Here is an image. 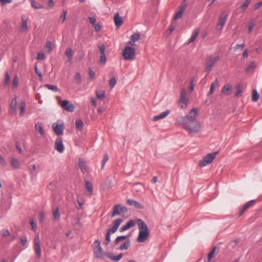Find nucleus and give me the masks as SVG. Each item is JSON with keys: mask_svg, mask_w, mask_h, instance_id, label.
I'll return each mask as SVG.
<instances>
[{"mask_svg": "<svg viewBox=\"0 0 262 262\" xmlns=\"http://www.w3.org/2000/svg\"><path fill=\"white\" fill-rule=\"evenodd\" d=\"M216 250V247H214L212 250L209 253L208 255V260L209 262H210L212 259L214 257L215 252Z\"/></svg>", "mask_w": 262, "mask_h": 262, "instance_id": "obj_35", "label": "nucleus"}, {"mask_svg": "<svg viewBox=\"0 0 262 262\" xmlns=\"http://www.w3.org/2000/svg\"><path fill=\"white\" fill-rule=\"evenodd\" d=\"M52 127L57 135L61 136L63 134L64 125L63 123L58 124L55 122L53 124Z\"/></svg>", "mask_w": 262, "mask_h": 262, "instance_id": "obj_13", "label": "nucleus"}, {"mask_svg": "<svg viewBox=\"0 0 262 262\" xmlns=\"http://www.w3.org/2000/svg\"><path fill=\"white\" fill-rule=\"evenodd\" d=\"M170 112V111L167 110L166 111L161 113L160 114L158 115L155 116L153 117L152 120L155 121L160 119H163L165 117H166L168 115H169Z\"/></svg>", "mask_w": 262, "mask_h": 262, "instance_id": "obj_22", "label": "nucleus"}, {"mask_svg": "<svg viewBox=\"0 0 262 262\" xmlns=\"http://www.w3.org/2000/svg\"><path fill=\"white\" fill-rule=\"evenodd\" d=\"M35 71L36 74L39 77V80H41L42 78V74H41V72L38 69L37 66H36V67H35Z\"/></svg>", "mask_w": 262, "mask_h": 262, "instance_id": "obj_54", "label": "nucleus"}, {"mask_svg": "<svg viewBox=\"0 0 262 262\" xmlns=\"http://www.w3.org/2000/svg\"><path fill=\"white\" fill-rule=\"evenodd\" d=\"M250 3V0H246L244 2L241 7L243 12H244L247 9Z\"/></svg>", "mask_w": 262, "mask_h": 262, "instance_id": "obj_43", "label": "nucleus"}, {"mask_svg": "<svg viewBox=\"0 0 262 262\" xmlns=\"http://www.w3.org/2000/svg\"><path fill=\"white\" fill-rule=\"evenodd\" d=\"M175 29V26L171 25L169 26V29L166 31L167 34H170Z\"/></svg>", "mask_w": 262, "mask_h": 262, "instance_id": "obj_61", "label": "nucleus"}, {"mask_svg": "<svg viewBox=\"0 0 262 262\" xmlns=\"http://www.w3.org/2000/svg\"><path fill=\"white\" fill-rule=\"evenodd\" d=\"M30 225L31 226V227L32 228L33 230H35V229L37 227V225L35 223L34 221L33 220L31 219L30 220Z\"/></svg>", "mask_w": 262, "mask_h": 262, "instance_id": "obj_62", "label": "nucleus"}, {"mask_svg": "<svg viewBox=\"0 0 262 262\" xmlns=\"http://www.w3.org/2000/svg\"><path fill=\"white\" fill-rule=\"evenodd\" d=\"M34 245H40V240H39V237L38 235H37L34 237Z\"/></svg>", "mask_w": 262, "mask_h": 262, "instance_id": "obj_59", "label": "nucleus"}, {"mask_svg": "<svg viewBox=\"0 0 262 262\" xmlns=\"http://www.w3.org/2000/svg\"><path fill=\"white\" fill-rule=\"evenodd\" d=\"M34 250L38 258H40L41 255V251L40 245H34Z\"/></svg>", "mask_w": 262, "mask_h": 262, "instance_id": "obj_34", "label": "nucleus"}, {"mask_svg": "<svg viewBox=\"0 0 262 262\" xmlns=\"http://www.w3.org/2000/svg\"><path fill=\"white\" fill-rule=\"evenodd\" d=\"M32 8L35 9H40L43 8L42 5L38 4L35 0H30Z\"/></svg>", "mask_w": 262, "mask_h": 262, "instance_id": "obj_29", "label": "nucleus"}, {"mask_svg": "<svg viewBox=\"0 0 262 262\" xmlns=\"http://www.w3.org/2000/svg\"><path fill=\"white\" fill-rule=\"evenodd\" d=\"M108 160V155L107 154H105L102 161V166L101 168H103L105 164V163L107 162Z\"/></svg>", "mask_w": 262, "mask_h": 262, "instance_id": "obj_47", "label": "nucleus"}, {"mask_svg": "<svg viewBox=\"0 0 262 262\" xmlns=\"http://www.w3.org/2000/svg\"><path fill=\"white\" fill-rule=\"evenodd\" d=\"M185 8H186L185 6H184V5L182 6L180 8L179 11L178 12H177L176 13V14L174 15L173 19L176 20V19L181 18L183 15V13L185 9Z\"/></svg>", "mask_w": 262, "mask_h": 262, "instance_id": "obj_25", "label": "nucleus"}, {"mask_svg": "<svg viewBox=\"0 0 262 262\" xmlns=\"http://www.w3.org/2000/svg\"><path fill=\"white\" fill-rule=\"evenodd\" d=\"M76 128L78 130H81L83 128V122L81 120L78 119L76 120Z\"/></svg>", "mask_w": 262, "mask_h": 262, "instance_id": "obj_39", "label": "nucleus"}, {"mask_svg": "<svg viewBox=\"0 0 262 262\" xmlns=\"http://www.w3.org/2000/svg\"><path fill=\"white\" fill-rule=\"evenodd\" d=\"M259 98L258 94L256 90H253L252 91V99L253 101H257Z\"/></svg>", "mask_w": 262, "mask_h": 262, "instance_id": "obj_40", "label": "nucleus"}, {"mask_svg": "<svg viewBox=\"0 0 262 262\" xmlns=\"http://www.w3.org/2000/svg\"><path fill=\"white\" fill-rule=\"evenodd\" d=\"M106 58L105 54H101L100 57V60H99L100 63L104 64L106 62Z\"/></svg>", "mask_w": 262, "mask_h": 262, "instance_id": "obj_50", "label": "nucleus"}, {"mask_svg": "<svg viewBox=\"0 0 262 262\" xmlns=\"http://www.w3.org/2000/svg\"><path fill=\"white\" fill-rule=\"evenodd\" d=\"M27 242V239L26 236L22 237L20 238V243L23 246H25Z\"/></svg>", "mask_w": 262, "mask_h": 262, "instance_id": "obj_58", "label": "nucleus"}, {"mask_svg": "<svg viewBox=\"0 0 262 262\" xmlns=\"http://www.w3.org/2000/svg\"><path fill=\"white\" fill-rule=\"evenodd\" d=\"M98 47L100 50L101 54H104L105 51V47L103 43H99L98 45Z\"/></svg>", "mask_w": 262, "mask_h": 262, "instance_id": "obj_44", "label": "nucleus"}, {"mask_svg": "<svg viewBox=\"0 0 262 262\" xmlns=\"http://www.w3.org/2000/svg\"><path fill=\"white\" fill-rule=\"evenodd\" d=\"M262 5V2H259L256 3L254 7V9L255 10H257L259 7H260Z\"/></svg>", "mask_w": 262, "mask_h": 262, "instance_id": "obj_64", "label": "nucleus"}, {"mask_svg": "<svg viewBox=\"0 0 262 262\" xmlns=\"http://www.w3.org/2000/svg\"><path fill=\"white\" fill-rule=\"evenodd\" d=\"M20 116H22L24 115L26 111V103L25 101H21L20 103Z\"/></svg>", "mask_w": 262, "mask_h": 262, "instance_id": "obj_33", "label": "nucleus"}, {"mask_svg": "<svg viewBox=\"0 0 262 262\" xmlns=\"http://www.w3.org/2000/svg\"><path fill=\"white\" fill-rule=\"evenodd\" d=\"M254 26H255V24L253 21H250L249 23V27H248V33H250L252 32Z\"/></svg>", "mask_w": 262, "mask_h": 262, "instance_id": "obj_57", "label": "nucleus"}, {"mask_svg": "<svg viewBox=\"0 0 262 262\" xmlns=\"http://www.w3.org/2000/svg\"><path fill=\"white\" fill-rule=\"evenodd\" d=\"M199 32H200V30L199 29H196L193 31V34L192 35L191 37L189 38V39L188 40V44L194 41L196 37L199 35Z\"/></svg>", "mask_w": 262, "mask_h": 262, "instance_id": "obj_27", "label": "nucleus"}, {"mask_svg": "<svg viewBox=\"0 0 262 262\" xmlns=\"http://www.w3.org/2000/svg\"><path fill=\"white\" fill-rule=\"evenodd\" d=\"M228 17V14L226 13L225 12H223L221 14V16H220L218 23L216 25L217 30H222L227 21Z\"/></svg>", "mask_w": 262, "mask_h": 262, "instance_id": "obj_9", "label": "nucleus"}, {"mask_svg": "<svg viewBox=\"0 0 262 262\" xmlns=\"http://www.w3.org/2000/svg\"><path fill=\"white\" fill-rule=\"evenodd\" d=\"M116 83V78L115 77H112L109 82V85L111 88V89H113L115 86Z\"/></svg>", "mask_w": 262, "mask_h": 262, "instance_id": "obj_45", "label": "nucleus"}, {"mask_svg": "<svg viewBox=\"0 0 262 262\" xmlns=\"http://www.w3.org/2000/svg\"><path fill=\"white\" fill-rule=\"evenodd\" d=\"M136 225V222L134 220H130L126 225L122 226L120 229V232H123L125 230L129 229V228L135 226Z\"/></svg>", "mask_w": 262, "mask_h": 262, "instance_id": "obj_19", "label": "nucleus"}, {"mask_svg": "<svg viewBox=\"0 0 262 262\" xmlns=\"http://www.w3.org/2000/svg\"><path fill=\"white\" fill-rule=\"evenodd\" d=\"M55 148L60 153H62L64 150V146L62 143V140L61 137H58L55 143Z\"/></svg>", "mask_w": 262, "mask_h": 262, "instance_id": "obj_14", "label": "nucleus"}, {"mask_svg": "<svg viewBox=\"0 0 262 262\" xmlns=\"http://www.w3.org/2000/svg\"><path fill=\"white\" fill-rule=\"evenodd\" d=\"M199 112L197 108H193L184 117L177 118V123L189 132V134L193 136L199 132L201 125L196 120Z\"/></svg>", "mask_w": 262, "mask_h": 262, "instance_id": "obj_1", "label": "nucleus"}, {"mask_svg": "<svg viewBox=\"0 0 262 262\" xmlns=\"http://www.w3.org/2000/svg\"><path fill=\"white\" fill-rule=\"evenodd\" d=\"M60 105L62 108L69 112H73L74 111V105L70 103L69 100H64L62 101Z\"/></svg>", "mask_w": 262, "mask_h": 262, "instance_id": "obj_11", "label": "nucleus"}, {"mask_svg": "<svg viewBox=\"0 0 262 262\" xmlns=\"http://www.w3.org/2000/svg\"><path fill=\"white\" fill-rule=\"evenodd\" d=\"M105 93L104 91H97L96 96L98 99H101L104 98Z\"/></svg>", "mask_w": 262, "mask_h": 262, "instance_id": "obj_38", "label": "nucleus"}, {"mask_svg": "<svg viewBox=\"0 0 262 262\" xmlns=\"http://www.w3.org/2000/svg\"><path fill=\"white\" fill-rule=\"evenodd\" d=\"M139 229L137 241L140 243L145 242L148 238L149 231L147 225L141 219L137 220Z\"/></svg>", "mask_w": 262, "mask_h": 262, "instance_id": "obj_2", "label": "nucleus"}, {"mask_svg": "<svg viewBox=\"0 0 262 262\" xmlns=\"http://www.w3.org/2000/svg\"><path fill=\"white\" fill-rule=\"evenodd\" d=\"M85 193L87 195L91 196L93 193V186L91 183L89 181H85Z\"/></svg>", "mask_w": 262, "mask_h": 262, "instance_id": "obj_20", "label": "nucleus"}, {"mask_svg": "<svg viewBox=\"0 0 262 262\" xmlns=\"http://www.w3.org/2000/svg\"><path fill=\"white\" fill-rule=\"evenodd\" d=\"M13 86L15 88L18 86V77L16 75L15 77L13 79Z\"/></svg>", "mask_w": 262, "mask_h": 262, "instance_id": "obj_51", "label": "nucleus"}, {"mask_svg": "<svg viewBox=\"0 0 262 262\" xmlns=\"http://www.w3.org/2000/svg\"><path fill=\"white\" fill-rule=\"evenodd\" d=\"M127 204L129 206H134L137 209H142L143 208V206L141 203L133 200L128 199L127 200Z\"/></svg>", "mask_w": 262, "mask_h": 262, "instance_id": "obj_17", "label": "nucleus"}, {"mask_svg": "<svg viewBox=\"0 0 262 262\" xmlns=\"http://www.w3.org/2000/svg\"><path fill=\"white\" fill-rule=\"evenodd\" d=\"M140 34L139 33H134L131 35L130 40L127 43L132 45H135V42L140 39Z\"/></svg>", "mask_w": 262, "mask_h": 262, "instance_id": "obj_24", "label": "nucleus"}, {"mask_svg": "<svg viewBox=\"0 0 262 262\" xmlns=\"http://www.w3.org/2000/svg\"><path fill=\"white\" fill-rule=\"evenodd\" d=\"M220 60L219 56L210 57L206 61V67L205 68V72L209 73L212 70V68L214 64Z\"/></svg>", "mask_w": 262, "mask_h": 262, "instance_id": "obj_7", "label": "nucleus"}, {"mask_svg": "<svg viewBox=\"0 0 262 262\" xmlns=\"http://www.w3.org/2000/svg\"><path fill=\"white\" fill-rule=\"evenodd\" d=\"M78 165L82 172H85L86 170L85 164L84 161L82 158H79L78 160Z\"/></svg>", "mask_w": 262, "mask_h": 262, "instance_id": "obj_28", "label": "nucleus"}, {"mask_svg": "<svg viewBox=\"0 0 262 262\" xmlns=\"http://www.w3.org/2000/svg\"><path fill=\"white\" fill-rule=\"evenodd\" d=\"M35 128L37 130L41 136L44 137L45 136V132L43 128V126L41 122H37L35 124Z\"/></svg>", "mask_w": 262, "mask_h": 262, "instance_id": "obj_21", "label": "nucleus"}, {"mask_svg": "<svg viewBox=\"0 0 262 262\" xmlns=\"http://www.w3.org/2000/svg\"><path fill=\"white\" fill-rule=\"evenodd\" d=\"M63 14L61 16V19H62V23H64V21L66 20V16L68 13V12L67 10H63Z\"/></svg>", "mask_w": 262, "mask_h": 262, "instance_id": "obj_60", "label": "nucleus"}, {"mask_svg": "<svg viewBox=\"0 0 262 262\" xmlns=\"http://www.w3.org/2000/svg\"><path fill=\"white\" fill-rule=\"evenodd\" d=\"M115 26L118 28L120 27L123 23V18L121 17L118 13L115 14L114 18Z\"/></svg>", "mask_w": 262, "mask_h": 262, "instance_id": "obj_18", "label": "nucleus"}, {"mask_svg": "<svg viewBox=\"0 0 262 262\" xmlns=\"http://www.w3.org/2000/svg\"><path fill=\"white\" fill-rule=\"evenodd\" d=\"M45 48L48 50L49 52H50L52 50L51 42L47 41L46 43Z\"/></svg>", "mask_w": 262, "mask_h": 262, "instance_id": "obj_53", "label": "nucleus"}, {"mask_svg": "<svg viewBox=\"0 0 262 262\" xmlns=\"http://www.w3.org/2000/svg\"><path fill=\"white\" fill-rule=\"evenodd\" d=\"M219 84L217 79H216L210 85V89L208 92V95L212 94L214 92V89L215 87H219Z\"/></svg>", "mask_w": 262, "mask_h": 262, "instance_id": "obj_26", "label": "nucleus"}, {"mask_svg": "<svg viewBox=\"0 0 262 262\" xmlns=\"http://www.w3.org/2000/svg\"><path fill=\"white\" fill-rule=\"evenodd\" d=\"M129 235H121L118 236L115 240L114 243L115 245H118L120 242H122L126 239H127L120 245L119 249L120 250H127L130 246V241L129 239Z\"/></svg>", "mask_w": 262, "mask_h": 262, "instance_id": "obj_3", "label": "nucleus"}, {"mask_svg": "<svg viewBox=\"0 0 262 262\" xmlns=\"http://www.w3.org/2000/svg\"><path fill=\"white\" fill-rule=\"evenodd\" d=\"M5 84L7 85L10 81V76L8 72H6L5 74Z\"/></svg>", "mask_w": 262, "mask_h": 262, "instance_id": "obj_49", "label": "nucleus"}, {"mask_svg": "<svg viewBox=\"0 0 262 262\" xmlns=\"http://www.w3.org/2000/svg\"><path fill=\"white\" fill-rule=\"evenodd\" d=\"M66 54L69 59H71L73 56L72 50L71 48H68L66 51Z\"/></svg>", "mask_w": 262, "mask_h": 262, "instance_id": "obj_42", "label": "nucleus"}, {"mask_svg": "<svg viewBox=\"0 0 262 262\" xmlns=\"http://www.w3.org/2000/svg\"><path fill=\"white\" fill-rule=\"evenodd\" d=\"M0 164L2 166H5L6 162L5 158L0 154Z\"/></svg>", "mask_w": 262, "mask_h": 262, "instance_id": "obj_55", "label": "nucleus"}, {"mask_svg": "<svg viewBox=\"0 0 262 262\" xmlns=\"http://www.w3.org/2000/svg\"><path fill=\"white\" fill-rule=\"evenodd\" d=\"M89 75L90 77L92 79L94 78L95 77V73L91 69L89 70Z\"/></svg>", "mask_w": 262, "mask_h": 262, "instance_id": "obj_63", "label": "nucleus"}, {"mask_svg": "<svg viewBox=\"0 0 262 262\" xmlns=\"http://www.w3.org/2000/svg\"><path fill=\"white\" fill-rule=\"evenodd\" d=\"M94 255L95 257L97 258L102 259L105 255L106 256V253L103 251V249L101 246H99L97 247H94Z\"/></svg>", "mask_w": 262, "mask_h": 262, "instance_id": "obj_12", "label": "nucleus"}, {"mask_svg": "<svg viewBox=\"0 0 262 262\" xmlns=\"http://www.w3.org/2000/svg\"><path fill=\"white\" fill-rule=\"evenodd\" d=\"M75 80L77 84H80L81 82V76L79 73H77L75 75Z\"/></svg>", "mask_w": 262, "mask_h": 262, "instance_id": "obj_52", "label": "nucleus"}, {"mask_svg": "<svg viewBox=\"0 0 262 262\" xmlns=\"http://www.w3.org/2000/svg\"><path fill=\"white\" fill-rule=\"evenodd\" d=\"M236 90L237 91L235 94V96L236 97L241 96L242 94V90L241 87L239 85L237 86L236 88Z\"/></svg>", "mask_w": 262, "mask_h": 262, "instance_id": "obj_48", "label": "nucleus"}, {"mask_svg": "<svg viewBox=\"0 0 262 262\" xmlns=\"http://www.w3.org/2000/svg\"><path fill=\"white\" fill-rule=\"evenodd\" d=\"M11 165L13 168L17 169L19 166L18 161L15 158H12L11 159Z\"/></svg>", "mask_w": 262, "mask_h": 262, "instance_id": "obj_32", "label": "nucleus"}, {"mask_svg": "<svg viewBox=\"0 0 262 262\" xmlns=\"http://www.w3.org/2000/svg\"><path fill=\"white\" fill-rule=\"evenodd\" d=\"M254 204V201L251 200L246 203L243 208L241 209L239 212V216L242 215L243 213L250 207L252 206Z\"/></svg>", "mask_w": 262, "mask_h": 262, "instance_id": "obj_23", "label": "nucleus"}, {"mask_svg": "<svg viewBox=\"0 0 262 262\" xmlns=\"http://www.w3.org/2000/svg\"><path fill=\"white\" fill-rule=\"evenodd\" d=\"M52 214L53 216V220H59L60 216L59 209L58 207H56V208H53V211H52Z\"/></svg>", "mask_w": 262, "mask_h": 262, "instance_id": "obj_30", "label": "nucleus"}, {"mask_svg": "<svg viewBox=\"0 0 262 262\" xmlns=\"http://www.w3.org/2000/svg\"><path fill=\"white\" fill-rule=\"evenodd\" d=\"M128 210L125 206H122L120 204L115 205L113 207V211L111 216L114 217L118 215H120L121 213H126Z\"/></svg>", "mask_w": 262, "mask_h": 262, "instance_id": "obj_8", "label": "nucleus"}, {"mask_svg": "<svg viewBox=\"0 0 262 262\" xmlns=\"http://www.w3.org/2000/svg\"><path fill=\"white\" fill-rule=\"evenodd\" d=\"M135 55V50L134 48L126 46L122 52V55L125 60H132Z\"/></svg>", "mask_w": 262, "mask_h": 262, "instance_id": "obj_6", "label": "nucleus"}, {"mask_svg": "<svg viewBox=\"0 0 262 262\" xmlns=\"http://www.w3.org/2000/svg\"><path fill=\"white\" fill-rule=\"evenodd\" d=\"M45 58V55L42 52H38L37 56V59L38 60H42Z\"/></svg>", "mask_w": 262, "mask_h": 262, "instance_id": "obj_56", "label": "nucleus"}, {"mask_svg": "<svg viewBox=\"0 0 262 262\" xmlns=\"http://www.w3.org/2000/svg\"><path fill=\"white\" fill-rule=\"evenodd\" d=\"M0 234L3 237H7L10 235V232L7 229H3L0 232Z\"/></svg>", "mask_w": 262, "mask_h": 262, "instance_id": "obj_46", "label": "nucleus"}, {"mask_svg": "<svg viewBox=\"0 0 262 262\" xmlns=\"http://www.w3.org/2000/svg\"><path fill=\"white\" fill-rule=\"evenodd\" d=\"M106 256L112 260L115 261H118L120 259L118 255L117 256H115L111 253H106Z\"/></svg>", "mask_w": 262, "mask_h": 262, "instance_id": "obj_36", "label": "nucleus"}, {"mask_svg": "<svg viewBox=\"0 0 262 262\" xmlns=\"http://www.w3.org/2000/svg\"><path fill=\"white\" fill-rule=\"evenodd\" d=\"M218 154V151L208 154L202 160L200 161L199 166L201 167H203L210 164L213 162Z\"/></svg>", "mask_w": 262, "mask_h": 262, "instance_id": "obj_4", "label": "nucleus"}, {"mask_svg": "<svg viewBox=\"0 0 262 262\" xmlns=\"http://www.w3.org/2000/svg\"><path fill=\"white\" fill-rule=\"evenodd\" d=\"M231 86L230 85L226 84L223 87L222 92L224 94L229 95L231 93Z\"/></svg>", "mask_w": 262, "mask_h": 262, "instance_id": "obj_31", "label": "nucleus"}, {"mask_svg": "<svg viewBox=\"0 0 262 262\" xmlns=\"http://www.w3.org/2000/svg\"><path fill=\"white\" fill-rule=\"evenodd\" d=\"M122 222L123 220L122 219H118L115 220L113 223L112 227L108 230L112 233H114L117 230Z\"/></svg>", "mask_w": 262, "mask_h": 262, "instance_id": "obj_16", "label": "nucleus"}, {"mask_svg": "<svg viewBox=\"0 0 262 262\" xmlns=\"http://www.w3.org/2000/svg\"><path fill=\"white\" fill-rule=\"evenodd\" d=\"M17 100L16 96L13 98L11 102L9 108V113L12 115H16L17 113L16 110Z\"/></svg>", "mask_w": 262, "mask_h": 262, "instance_id": "obj_15", "label": "nucleus"}, {"mask_svg": "<svg viewBox=\"0 0 262 262\" xmlns=\"http://www.w3.org/2000/svg\"><path fill=\"white\" fill-rule=\"evenodd\" d=\"M189 101V97L187 96V93L185 90L181 91L180 97L179 100V105L182 109H185L187 106V103Z\"/></svg>", "mask_w": 262, "mask_h": 262, "instance_id": "obj_5", "label": "nucleus"}, {"mask_svg": "<svg viewBox=\"0 0 262 262\" xmlns=\"http://www.w3.org/2000/svg\"><path fill=\"white\" fill-rule=\"evenodd\" d=\"M44 86L54 92H57L58 90L57 86L54 85L46 84L44 85Z\"/></svg>", "mask_w": 262, "mask_h": 262, "instance_id": "obj_37", "label": "nucleus"}, {"mask_svg": "<svg viewBox=\"0 0 262 262\" xmlns=\"http://www.w3.org/2000/svg\"><path fill=\"white\" fill-rule=\"evenodd\" d=\"M111 234H112V233L108 230L106 233V234L105 242V244L106 245H108L111 242Z\"/></svg>", "mask_w": 262, "mask_h": 262, "instance_id": "obj_41", "label": "nucleus"}, {"mask_svg": "<svg viewBox=\"0 0 262 262\" xmlns=\"http://www.w3.org/2000/svg\"><path fill=\"white\" fill-rule=\"evenodd\" d=\"M21 24L19 28V31L21 33H26L29 30L28 26V17L25 15H22L21 16Z\"/></svg>", "mask_w": 262, "mask_h": 262, "instance_id": "obj_10", "label": "nucleus"}]
</instances>
